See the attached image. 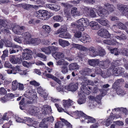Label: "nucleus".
<instances>
[{
  "label": "nucleus",
  "mask_w": 128,
  "mask_h": 128,
  "mask_svg": "<svg viewBox=\"0 0 128 128\" xmlns=\"http://www.w3.org/2000/svg\"><path fill=\"white\" fill-rule=\"evenodd\" d=\"M77 21V24L76 23H72L71 24V26L73 27L77 28L80 30H84V27H87L90 25L88 20L87 18H82Z\"/></svg>",
  "instance_id": "1"
},
{
  "label": "nucleus",
  "mask_w": 128,
  "mask_h": 128,
  "mask_svg": "<svg viewBox=\"0 0 128 128\" xmlns=\"http://www.w3.org/2000/svg\"><path fill=\"white\" fill-rule=\"evenodd\" d=\"M48 11L46 10H40L34 12V16L37 18L43 20H48L50 17Z\"/></svg>",
  "instance_id": "2"
},
{
  "label": "nucleus",
  "mask_w": 128,
  "mask_h": 128,
  "mask_svg": "<svg viewBox=\"0 0 128 128\" xmlns=\"http://www.w3.org/2000/svg\"><path fill=\"white\" fill-rule=\"evenodd\" d=\"M110 70L115 76H121L124 74V69L122 67L116 68V66H112L110 68Z\"/></svg>",
  "instance_id": "3"
},
{
  "label": "nucleus",
  "mask_w": 128,
  "mask_h": 128,
  "mask_svg": "<svg viewBox=\"0 0 128 128\" xmlns=\"http://www.w3.org/2000/svg\"><path fill=\"white\" fill-rule=\"evenodd\" d=\"M61 5L63 6L64 7V14L65 16L67 18H70V8L73 6V5L67 3H62Z\"/></svg>",
  "instance_id": "4"
},
{
  "label": "nucleus",
  "mask_w": 128,
  "mask_h": 128,
  "mask_svg": "<svg viewBox=\"0 0 128 128\" xmlns=\"http://www.w3.org/2000/svg\"><path fill=\"white\" fill-rule=\"evenodd\" d=\"M98 34L99 36L106 38H108L111 36L110 34L106 29L103 28L100 30L98 31Z\"/></svg>",
  "instance_id": "5"
},
{
  "label": "nucleus",
  "mask_w": 128,
  "mask_h": 128,
  "mask_svg": "<svg viewBox=\"0 0 128 128\" xmlns=\"http://www.w3.org/2000/svg\"><path fill=\"white\" fill-rule=\"evenodd\" d=\"M88 79L84 80L82 82V86L80 87V89L83 93L88 95L90 94L91 92L88 90L86 86L88 85Z\"/></svg>",
  "instance_id": "6"
},
{
  "label": "nucleus",
  "mask_w": 128,
  "mask_h": 128,
  "mask_svg": "<svg viewBox=\"0 0 128 128\" xmlns=\"http://www.w3.org/2000/svg\"><path fill=\"white\" fill-rule=\"evenodd\" d=\"M24 52L22 54L23 58L24 60H30L32 58V52L28 49H25L24 50Z\"/></svg>",
  "instance_id": "7"
},
{
  "label": "nucleus",
  "mask_w": 128,
  "mask_h": 128,
  "mask_svg": "<svg viewBox=\"0 0 128 128\" xmlns=\"http://www.w3.org/2000/svg\"><path fill=\"white\" fill-rule=\"evenodd\" d=\"M98 15L102 17L106 16L109 14L108 11L102 7H100L96 11Z\"/></svg>",
  "instance_id": "8"
},
{
  "label": "nucleus",
  "mask_w": 128,
  "mask_h": 128,
  "mask_svg": "<svg viewBox=\"0 0 128 128\" xmlns=\"http://www.w3.org/2000/svg\"><path fill=\"white\" fill-rule=\"evenodd\" d=\"M71 14L73 16H80L82 15V12H81L80 8L78 10L76 7L72 8L70 11Z\"/></svg>",
  "instance_id": "9"
},
{
  "label": "nucleus",
  "mask_w": 128,
  "mask_h": 128,
  "mask_svg": "<svg viewBox=\"0 0 128 128\" xmlns=\"http://www.w3.org/2000/svg\"><path fill=\"white\" fill-rule=\"evenodd\" d=\"M78 84L76 82L75 83H72L70 84L66 88L68 91H75L78 88Z\"/></svg>",
  "instance_id": "10"
},
{
  "label": "nucleus",
  "mask_w": 128,
  "mask_h": 128,
  "mask_svg": "<svg viewBox=\"0 0 128 128\" xmlns=\"http://www.w3.org/2000/svg\"><path fill=\"white\" fill-rule=\"evenodd\" d=\"M110 62L108 60L100 61L99 63V66L102 68L106 69L108 67Z\"/></svg>",
  "instance_id": "11"
},
{
  "label": "nucleus",
  "mask_w": 128,
  "mask_h": 128,
  "mask_svg": "<svg viewBox=\"0 0 128 128\" xmlns=\"http://www.w3.org/2000/svg\"><path fill=\"white\" fill-rule=\"evenodd\" d=\"M85 117L84 118V119H82V120H80L82 122H84L86 120H87V121L86 122L87 123H94L96 122V120L95 118H93L87 115H85Z\"/></svg>",
  "instance_id": "12"
},
{
  "label": "nucleus",
  "mask_w": 128,
  "mask_h": 128,
  "mask_svg": "<svg viewBox=\"0 0 128 128\" xmlns=\"http://www.w3.org/2000/svg\"><path fill=\"white\" fill-rule=\"evenodd\" d=\"M73 113L74 116L76 118H78L81 117L84 119L85 116V115H86L82 112L78 110L73 112Z\"/></svg>",
  "instance_id": "13"
},
{
  "label": "nucleus",
  "mask_w": 128,
  "mask_h": 128,
  "mask_svg": "<svg viewBox=\"0 0 128 128\" xmlns=\"http://www.w3.org/2000/svg\"><path fill=\"white\" fill-rule=\"evenodd\" d=\"M96 20L102 25L107 27L109 26V22L106 19H105L104 20L103 18L98 19Z\"/></svg>",
  "instance_id": "14"
},
{
  "label": "nucleus",
  "mask_w": 128,
  "mask_h": 128,
  "mask_svg": "<svg viewBox=\"0 0 128 128\" xmlns=\"http://www.w3.org/2000/svg\"><path fill=\"white\" fill-rule=\"evenodd\" d=\"M103 42L105 44L109 45H116L117 42L116 38H112L110 40H103Z\"/></svg>",
  "instance_id": "15"
},
{
  "label": "nucleus",
  "mask_w": 128,
  "mask_h": 128,
  "mask_svg": "<svg viewBox=\"0 0 128 128\" xmlns=\"http://www.w3.org/2000/svg\"><path fill=\"white\" fill-rule=\"evenodd\" d=\"M13 49L10 52V54H12L18 52L19 51H21L22 50V48L19 46L14 44L12 48Z\"/></svg>",
  "instance_id": "16"
},
{
  "label": "nucleus",
  "mask_w": 128,
  "mask_h": 128,
  "mask_svg": "<svg viewBox=\"0 0 128 128\" xmlns=\"http://www.w3.org/2000/svg\"><path fill=\"white\" fill-rule=\"evenodd\" d=\"M22 37L26 42H30L31 39V35L28 32H26L22 34Z\"/></svg>",
  "instance_id": "17"
},
{
  "label": "nucleus",
  "mask_w": 128,
  "mask_h": 128,
  "mask_svg": "<svg viewBox=\"0 0 128 128\" xmlns=\"http://www.w3.org/2000/svg\"><path fill=\"white\" fill-rule=\"evenodd\" d=\"M90 26L91 28L94 30H98L100 28V25L97 22L94 21H91L90 23Z\"/></svg>",
  "instance_id": "18"
},
{
  "label": "nucleus",
  "mask_w": 128,
  "mask_h": 128,
  "mask_svg": "<svg viewBox=\"0 0 128 128\" xmlns=\"http://www.w3.org/2000/svg\"><path fill=\"white\" fill-rule=\"evenodd\" d=\"M80 72L82 74L85 75L90 76V74H91L92 72V70L88 68H82V70L80 71Z\"/></svg>",
  "instance_id": "19"
},
{
  "label": "nucleus",
  "mask_w": 128,
  "mask_h": 128,
  "mask_svg": "<svg viewBox=\"0 0 128 128\" xmlns=\"http://www.w3.org/2000/svg\"><path fill=\"white\" fill-rule=\"evenodd\" d=\"M113 119L112 116H110L106 120H104V121L103 122V124L106 126H109L112 123L113 120Z\"/></svg>",
  "instance_id": "20"
},
{
  "label": "nucleus",
  "mask_w": 128,
  "mask_h": 128,
  "mask_svg": "<svg viewBox=\"0 0 128 128\" xmlns=\"http://www.w3.org/2000/svg\"><path fill=\"white\" fill-rule=\"evenodd\" d=\"M81 38V41L84 43L89 42L90 38L89 36L86 34H83Z\"/></svg>",
  "instance_id": "21"
},
{
  "label": "nucleus",
  "mask_w": 128,
  "mask_h": 128,
  "mask_svg": "<svg viewBox=\"0 0 128 128\" xmlns=\"http://www.w3.org/2000/svg\"><path fill=\"white\" fill-rule=\"evenodd\" d=\"M89 53L92 56H98V52L96 50V48L93 47H91L89 48Z\"/></svg>",
  "instance_id": "22"
},
{
  "label": "nucleus",
  "mask_w": 128,
  "mask_h": 128,
  "mask_svg": "<svg viewBox=\"0 0 128 128\" xmlns=\"http://www.w3.org/2000/svg\"><path fill=\"white\" fill-rule=\"evenodd\" d=\"M63 105L65 108H68L73 104V101L70 99L68 100H63Z\"/></svg>",
  "instance_id": "23"
},
{
  "label": "nucleus",
  "mask_w": 128,
  "mask_h": 128,
  "mask_svg": "<svg viewBox=\"0 0 128 128\" xmlns=\"http://www.w3.org/2000/svg\"><path fill=\"white\" fill-rule=\"evenodd\" d=\"M90 8L86 7L83 8H80L81 12H82V15L84 14L86 16H88L89 14V12Z\"/></svg>",
  "instance_id": "24"
},
{
  "label": "nucleus",
  "mask_w": 128,
  "mask_h": 128,
  "mask_svg": "<svg viewBox=\"0 0 128 128\" xmlns=\"http://www.w3.org/2000/svg\"><path fill=\"white\" fill-rule=\"evenodd\" d=\"M69 69L71 71L72 70L78 69L79 68L78 65L76 63H72L68 66Z\"/></svg>",
  "instance_id": "25"
},
{
  "label": "nucleus",
  "mask_w": 128,
  "mask_h": 128,
  "mask_svg": "<svg viewBox=\"0 0 128 128\" xmlns=\"http://www.w3.org/2000/svg\"><path fill=\"white\" fill-rule=\"evenodd\" d=\"M58 42L60 45L63 47L68 46L70 45L68 41L62 40L61 39L58 40Z\"/></svg>",
  "instance_id": "26"
},
{
  "label": "nucleus",
  "mask_w": 128,
  "mask_h": 128,
  "mask_svg": "<svg viewBox=\"0 0 128 128\" xmlns=\"http://www.w3.org/2000/svg\"><path fill=\"white\" fill-rule=\"evenodd\" d=\"M67 26L66 25L62 26L57 31L56 34H58L62 32H66L67 30Z\"/></svg>",
  "instance_id": "27"
},
{
  "label": "nucleus",
  "mask_w": 128,
  "mask_h": 128,
  "mask_svg": "<svg viewBox=\"0 0 128 128\" xmlns=\"http://www.w3.org/2000/svg\"><path fill=\"white\" fill-rule=\"evenodd\" d=\"M98 55H99L100 56H103L106 54V52L105 50L101 47L98 48Z\"/></svg>",
  "instance_id": "28"
},
{
  "label": "nucleus",
  "mask_w": 128,
  "mask_h": 128,
  "mask_svg": "<svg viewBox=\"0 0 128 128\" xmlns=\"http://www.w3.org/2000/svg\"><path fill=\"white\" fill-rule=\"evenodd\" d=\"M10 68L12 70H8V74L13 73L14 74H16L17 72V70L19 71L20 70L19 66H16V68L14 66H12Z\"/></svg>",
  "instance_id": "29"
},
{
  "label": "nucleus",
  "mask_w": 128,
  "mask_h": 128,
  "mask_svg": "<svg viewBox=\"0 0 128 128\" xmlns=\"http://www.w3.org/2000/svg\"><path fill=\"white\" fill-rule=\"evenodd\" d=\"M24 119L18 117L16 119V121L20 122H22L23 123H26L27 122L30 121L31 120L30 118H28L27 117H24Z\"/></svg>",
  "instance_id": "30"
},
{
  "label": "nucleus",
  "mask_w": 128,
  "mask_h": 128,
  "mask_svg": "<svg viewBox=\"0 0 128 128\" xmlns=\"http://www.w3.org/2000/svg\"><path fill=\"white\" fill-rule=\"evenodd\" d=\"M39 38H32L30 42L31 43L34 45H37L40 44L41 42Z\"/></svg>",
  "instance_id": "31"
},
{
  "label": "nucleus",
  "mask_w": 128,
  "mask_h": 128,
  "mask_svg": "<svg viewBox=\"0 0 128 128\" xmlns=\"http://www.w3.org/2000/svg\"><path fill=\"white\" fill-rule=\"evenodd\" d=\"M117 7L118 8L119 10L122 11V14L123 15L125 12H126V10L128 9L127 7L125 6L124 5L122 4L118 5Z\"/></svg>",
  "instance_id": "32"
},
{
  "label": "nucleus",
  "mask_w": 128,
  "mask_h": 128,
  "mask_svg": "<svg viewBox=\"0 0 128 128\" xmlns=\"http://www.w3.org/2000/svg\"><path fill=\"white\" fill-rule=\"evenodd\" d=\"M59 36L63 38H70L71 37V35L68 32H64L60 34Z\"/></svg>",
  "instance_id": "33"
},
{
  "label": "nucleus",
  "mask_w": 128,
  "mask_h": 128,
  "mask_svg": "<svg viewBox=\"0 0 128 128\" xmlns=\"http://www.w3.org/2000/svg\"><path fill=\"white\" fill-rule=\"evenodd\" d=\"M54 54L55 58L56 60L62 58L64 57V55L62 52H55Z\"/></svg>",
  "instance_id": "34"
},
{
  "label": "nucleus",
  "mask_w": 128,
  "mask_h": 128,
  "mask_svg": "<svg viewBox=\"0 0 128 128\" xmlns=\"http://www.w3.org/2000/svg\"><path fill=\"white\" fill-rule=\"evenodd\" d=\"M50 47V46H49L47 47H43L41 48V50L42 52H45L46 54H50L51 52V50Z\"/></svg>",
  "instance_id": "35"
},
{
  "label": "nucleus",
  "mask_w": 128,
  "mask_h": 128,
  "mask_svg": "<svg viewBox=\"0 0 128 128\" xmlns=\"http://www.w3.org/2000/svg\"><path fill=\"white\" fill-rule=\"evenodd\" d=\"M104 6L110 12H112L114 11V6L113 5L110 4L109 3H107L104 4Z\"/></svg>",
  "instance_id": "36"
},
{
  "label": "nucleus",
  "mask_w": 128,
  "mask_h": 128,
  "mask_svg": "<svg viewBox=\"0 0 128 128\" xmlns=\"http://www.w3.org/2000/svg\"><path fill=\"white\" fill-rule=\"evenodd\" d=\"M5 46L6 47L12 48L14 44L12 42L8 40H6L5 42Z\"/></svg>",
  "instance_id": "37"
},
{
  "label": "nucleus",
  "mask_w": 128,
  "mask_h": 128,
  "mask_svg": "<svg viewBox=\"0 0 128 128\" xmlns=\"http://www.w3.org/2000/svg\"><path fill=\"white\" fill-rule=\"evenodd\" d=\"M18 82L16 80H14L12 83V89L14 91L16 90L18 88Z\"/></svg>",
  "instance_id": "38"
},
{
  "label": "nucleus",
  "mask_w": 128,
  "mask_h": 128,
  "mask_svg": "<svg viewBox=\"0 0 128 128\" xmlns=\"http://www.w3.org/2000/svg\"><path fill=\"white\" fill-rule=\"evenodd\" d=\"M86 101V98L85 95L84 96H81L80 98L78 100L77 102L79 104H81L84 103Z\"/></svg>",
  "instance_id": "39"
},
{
  "label": "nucleus",
  "mask_w": 128,
  "mask_h": 128,
  "mask_svg": "<svg viewBox=\"0 0 128 128\" xmlns=\"http://www.w3.org/2000/svg\"><path fill=\"white\" fill-rule=\"evenodd\" d=\"M42 28L44 30V32L45 34L49 33L51 31L50 28L48 26L44 25L42 26Z\"/></svg>",
  "instance_id": "40"
},
{
  "label": "nucleus",
  "mask_w": 128,
  "mask_h": 128,
  "mask_svg": "<svg viewBox=\"0 0 128 128\" xmlns=\"http://www.w3.org/2000/svg\"><path fill=\"white\" fill-rule=\"evenodd\" d=\"M52 109L50 106H47L44 109V112L45 114H48L51 112Z\"/></svg>",
  "instance_id": "41"
},
{
  "label": "nucleus",
  "mask_w": 128,
  "mask_h": 128,
  "mask_svg": "<svg viewBox=\"0 0 128 128\" xmlns=\"http://www.w3.org/2000/svg\"><path fill=\"white\" fill-rule=\"evenodd\" d=\"M89 64L90 66H95L98 64L96 60H90L88 61Z\"/></svg>",
  "instance_id": "42"
},
{
  "label": "nucleus",
  "mask_w": 128,
  "mask_h": 128,
  "mask_svg": "<svg viewBox=\"0 0 128 128\" xmlns=\"http://www.w3.org/2000/svg\"><path fill=\"white\" fill-rule=\"evenodd\" d=\"M60 120L62 121V122L64 124H65L68 127L70 128H72V125L70 123L68 122L67 120H66L62 118H60Z\"/></svg>",
  "instance_id": "43"
},
{
  "label": "nucleus",
  "mask_w": 128,
  "mask_h": 128,
  "mask_svg": "<svg viewBox=\"0 0 128 128\" xmlns=\"http://www.w3.org/2000/svg\"><path fill=\"white\" fill-rule=\"evenodd\" d=\"M6 21L2 19L0 20V25L5 28H8Z\"/></svg>",
  "instance_id": "44"
},
{
  "label": "nucleus",
  "mask_w": 128,
  "mask_h": 128,
  "mask_svg": "<svg viewBox=\"0 0 128 128\" xmlns=\"http://www.w3.org/2000/svg\"><path fill=\"white\" fill-rule=\"evenodd\" d=\"M120 87V85H119L116 82H115L112 85V88L116 91Z\"/></svg>",
  "instance_id": "45"
},
{
  "label": "nucleus",
  "mask_w": 128,
  "mask_h": 128,
  "mask_svg": "<svg viewBox=\"0 0 128 128\" xmlns=\"http://www.w3.org/2000/svg\"><path fill=\"white\" fill-rule=\"evenodd\" d=\"M95 72L96 74L101 76L103 74L102 70L99 67H96L95 68Z\"/></svg>",
  "instance_id": "46"
},
{
  "label": "nucleus",
  "mask_w": 128,
  "mask_h": 128,
  "mask_svg": "<svg viewBox=\"0 0 128 128\" xmlns=\"http://www.w3.org/2000/svg\"><path fill=\"white\" fill-rule=\"evenodd\" d=\"M54 20L57 22H61L62 20V18L60 16H54L53 18Z\"/></svg>",
  "instance_id": "47"
},
{
  "label": "nucleus",
  "mask_w": 128,
  "mask_h": 128,
  "mask_svg": "<svg viewBox=\"0 0 128 128\" xmlns=\"http://www.w3.org/2000/svg\"><path fill=\"white\" fill-rule=\"evenodd\" d=\"M46 7L52 10H55L56 8V5L54 4H47L46 5Z\"/></svg>",
  "instance_id": "48"
},
{
  "label": "nucleus",
  "mask_w": 128,
  "mask_h": 128,
  "mask_svg": "<svg viewBox=\"0 0 128 128\" xmlns=\"http://www.w3.org/2000/svg\"><path fill=\"white\" fill-rule=\"evenodd\" d=\"M10 61L14 64H17L16 56H12L10 58Z\"/></svg>",
  "instance_id": "49"
},
{
  "label": "nucleus",
  "mask_w": 128,
  "mask_h": 128,
  "mask_svg": "<svg viewBox=\"0 0 128 128\" xmlns=\"http://www.w3.org/2000/svg\"><path fill=\"white\" fill-rule=\"evenodd\" d=\"M36 56L37 57H40L42 58L44 60H45L46 59V55L42 54V53H37L36 52L35 53Z\"/></svg>",
  "instance_id": "50"
},
{
  "label": "nucleus",
  "mask_w": 128,
  "mask_h": 128,
  "mask_svg": "<svg viewBox=\"0 0 128 128\" xmlns=\"http://www.w3.org/2000/svg\"><path fill=\"white\" fill-rule=\"evenodd\" d=\"M76 47L78 49L83 51H86L87 50V48L82 46L79 44H76Z\"/></svg>",
  "instance_id": "51"
},
{
  "label": "nucleus",
  "mask_w": 128,
  "mask_h": 128,
  "mask_svg": "<svg viewBox=\"0 0 128 128\" xmlns=\"http://www.w3.org/2000/svg\"><path fill=\"white\" fill-rule=\"evenodd\" d=\"M110 52L111 53L114 54L116 55L119 54V53L117 48H115L110 50Z\"/></svg>",
  "instance_id": "52"
},
{
  "label": "nucleus",
  "mask_w": 128,
  "mask_h": 128,
  "mask_svg": "<svg viewBox=\"0 0 128 128\" xmlns=\"http://www.w3.org/2000/svg\"><path fill=\"white\" fill-rule=\"evenodd\" d=\"M119 28L120 29L124 30L126 28L125 25L123 23L121 22H119L118 24Z\"/></svg>",
  "instance_id": "53"
},
{
  "label": "nucleus",
  "mask_w": 128,
  "mask_h": 128,
  "mask_svg": "<svg viewBox=\"0 0 128 128\" xmlns=\"http://www.w3.org/2000/svg\"><path fill=\"white\" fill-rule=\"evenodd\" d=\"M89 14L88 15L92 17H94L96 16V14L95 12L94 11L93 9L90 8V12H89Z\"/></svg>",
  "instance_id": "54"
},
{
  "label": "nucleus",
  "mask_w": 128,
  "mask_h": 128,
  "mask_svg": "<svg viewBox=\"0 0 128 128\" xmlns=\"http://www.w3.org/2000/svg\"><path fill=\"white\" fill-rule=\"evenodd\" d=\"M61 71L63 74H65L68 72L67 66H63L62 67Z\"/></svg>",
  "instance_id": "55"
},
{
  "label": "nucleus",
  "mask_w": 128,
  "mask_h": 128,
  "mask_svg": "<svg viewBox=\"0 0 128 128\" xmlns=\"http://www.w3.org/2000/svg\"><path fill=\"white\" fill-rule=\"evenodd\" d=\"M92 99L97 102L100 101L102 99L100 95H98L97 96L96 98L94 97L93 96H92Z\"/></svg>",
  "instance_id": "56"
},
{
  "label": "nucleus",
  "mask_w": 128,
  "mask_h": 128,
  "mask_svg": "<svg viewBox=\"0 0 128 128\" xmlns=\"http://www.w3.org/2000/svg\"><path fill=\"white\" fill-rule=\"evenodd\" d=\"M22 56H21L19 57H16L17 63H18L19 64H21L24 60Z\"/></svg>",
  "instance_id": "57"
},
{
  "label": "nucleus",
  "mask_w": 128,
  "mask_h": 128,
  "mask_svg": "<svg viewBox=\"0 0 128 128\" xmlns=\"http://www.w3.org/2000/svg\"><path fill=\"white\" fill-rule=\"evenodd\" d=\"M62 123L60 122H56L55 124V127L54 128H61L63 126V124H61Z\"/></svg>",
  "instance_id": "58"
},
{
  "label": "nucleus",
  "mask_w": 128,
  "mask_h": 128,
  "mask_svg": "<svg viewBox=\"0 0 128 128\" xmlns=\"http://www.w3.org/2000/svg\"><path fill=\"white\" fill-rule=\"evenodd\" d=\"M84 3L89 4H94L95 2V0H84Z\"/></svg>",
  "instance_id": "59"
},
{
  "label": "nucleus",
  "mask_w": 128,
  "mask_h": 128,
  "mask_svg": "<svg viewBox=\"0 0 128 128\" xmlns=\"http://www.w3.org/2000/svg\"><path fill=\"white\" fill-rule=\"evenodd\" d=\"M31 63L30 62H28L26 61H23L22 62L23 65L24 67L28 68L30 66L31 64Z\"/></svg>",
  "instance_id": "60"
},
{
  "label": "nucleus",
  "mask_w": 128,
  "mask_h": 128,
  "mask_svg": "<svg viewBox=\"0 0 128 128\" xmlns=\"http://www.w3.org/2000/svg\"><path fill=\"white\" fill-rule=\"evenodd\" d=\"M30 84L35 86H39L40 85V84L35 80L31 81L30 82Z\"/></svg>",
  "instance_id": "61"
},
{
  "label": "nucleus",
  "mask_w": 128,
  "mask_h": 128,
  "mask_svg": "<svg viewBox=\"0 0 128 128\" xmlns=\"http://www.w3.org/2000/svg\"><path fill=\"white\" fill-rule=\"evenodd\" d=\"M50 49L51 50V52H56V51H57L58 50V48L57 47L53 46H50Z\"/></svg>",
  "instance_id": "62"
},
{
  "label": "nucleus",
  "mask_w": 128,
  "mask_h": 128,
  "mask_svg": "<svg viewBox=\"0 0 128 128\" xmlns=\"http://www.w3.org/2000/svg\"><path fill=\"white\" fill-rule=\"evenodd\" d=\"M82 35V32L80 31L77 32L75 34L74 36L76 37L79 38L81 37Z\"/></svg>",
  "instance_id": "63"
},
{
  "label": "nucleus",
  "mask_w": 128,
  "mask_h": 128,
  "mask_svg": "<svg viewBox=\"0 0 128 128\" xmlns=\"http://www.w3.org/2000/svg\"><path fill=\"white\" fill-rule=\"evenodd\" d=\"M128 50L126 48H124V50H122V53L123 55L128 56Z\"/></svg>",
  "instance_id": "64"
}]
</instances>
